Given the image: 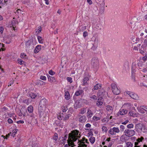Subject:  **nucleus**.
Instances as JSON below:
<instances>
[{
	"label": "nucleus",
	"instance_id": "obj_1",
	"mask_svg": "<svg viewBox=\"0 0 147 147\" xmlns=\"http://www.w3.org/2000/svg\"><path fill=\"white\" fill-rule=\"evenodd\" d=\"M79 133L78 131L75 130L69 133L67 140L68 144H65L64 147H69V146L73 147L74 146V142L80 137V134Z\"/></svg>",
	"mask_w": 147,
	"mask_h": 147
},
{
	"label": "nucleus",
	"instance_id": "obj_2",
	"mask_svg": "<svg viewBox=\"0 0 147 147\" xmlns=\"http://www.w3.org/2000/svg\"><path fill=\"white\" fill-rule=\"evenodd\" d=\"M124 133L127 137H130L135 135L136 131L134 130L126 129L124 131Z\"/></svg>",
	"mask_w": 147,
	"mask_h": 147
},
{
	"label": "nucleus",
	"instance_id": "obj_3",
	"mask_svg": "<svg viewBox=\"0 0 147 147\" xmlns=\"http://www.w3.org/2000/svg\"><path fill=\"white\" fill-rule=\"evenodd\" d=\"M88 140L85 139L84 138H83L81 140H78V142L79 146L78 147H87V144H88L87 142Z\"/></svg>",
	"mask_w": 147,
	"mask_h": 147
},
{
	"label": "nucleus",
	"instance_id": "obj_4",
	"mask_svg": "<svg viewBox=\"0 0 147 147\" xmlns=\"http://www.w3.org/2000/svg\"><path fill=\"white\" fill-rule=\"evenodd\" d=\"M112 90L114 94L116 95L119 94L120 93V90L118 89L116 85L113 83L111 84Z\"/></svg>",
	"mask_w": 147,
	"mask_h": 147
},
{
	"label": "nucleus",
	"instance_id": "obj_5",
	"mask_svg": "<svg viewBox=\"0 0 147 147\" xmlns=\"http://www.w3.org/2000/svg\"><path fill=\"white\" fill-rule=\"evenodd\" d=\"M107 94V93L103 89H102L99 90L97 94L98 98H100L102 99Z\"/></svg>",
	"mask_w": 147,
	"mask_h": 147
},
{
	"label": "nucleus",
	"instance_id": "obj_6",
	"mask_svg": "<svg viewBox=\"0 0 147 147\" xmlns=\"http://www.w3.org/2000/svg\"><path fill=\"white\" fill-rule=\"evenodd\" d=\"M120 132V130L118 127H113L112 129H110L109 131V133L111 135H115Z\"/></svg>",
	"mask_w": 147,
	"mask_h": 147
},
{
	"label": "nucleus",
	"instance_id": "obj_7",
	"mask_svg": "<svg viewBox=\"0 0 147 147\" xmlns=\"http://www.w3.org/2000/svg\"><path fill=\"white\" fill-rule=\"evenodd\" d=\"M126 92L127 94L129 95L133 99L136 100H137L138 99V96L135 93L129 91H127Z\"/></svg>",
	"mask_w": 147,
	"mask_h": 147
},
{
	"label": "nucleus",
	"instance_id": "obj_8",
	"mask_svg": "<svg viewBox=\"0 0 147 147\" xmlns=\"http://www.w3.org/2000/svg\"><path fill=\"white\" fill-rule=\"evenodd\" d=\"M145 39L144 40L143 42L141 40L140 42L141 43H139L138 45V46H140L141 45V47L143 49L147 47V35L144 37Z\"/></svg>",
	"mask_w": 147,
	"mask_h": 147
},
{
	"label": "nucleus",
	"instance_id": "obj_9",
	"mask_svg": "<svg viewBox=\"0 0 147 147\" xmlns=\"http://www.w3.org/2000/svg\"><path fill=\"white\" fill-rule=\"evenodd\" d=\"M84 99H81L80 100H77L75 102L74 104V108L77 109L78 108H80L82 107V103L83 100Z\"/></svg>",
	"mask_w": 147,
	"mask_h": 147
},
{
	"label": "nucleus",
	"instance_id": "obj_10",
	"mask_svg": "<svg viewBox=\"0 0 147 147\" xmlns=\"http://www.w3.org/2000/svg\"><path fill=\"white\" fill-rule=\"evenodd\" d=\"M143 124L138 123L135 125V130L137 132L142 131L143 128Z\"/></svg>",
	"mask_w": 147,
	"mask_h": 147
},
{
	"label": "nucleus",
	"instance_id": "obj_11",
	"mask_svg": "<svg viewBox=\"0 0 147 147\" xmlns=\"http://www.w3.org/2000/svg\"><path fill=\"white\" fill-rule=\"evenodd\" d=\"M98 61L96 57H93L92 59L91 64L94 67H97L98 64Z\"/></svg>",
	"mask_w": 147,
	"mask_h": 147
},
{
	"label": "nucleus",
	"instance_id": "obj_12",
	"mask_svg": "<svg viewBox=\"0 0 147 147\" xmlns=\"http://www.w3.org/2000/svg\"><path fill=\"white\" fill-rule=\"evenodd\" d=\"M45 109V107L41 106L39 105L38 108V112L40 117L42 116L44 114Z\"/></svg>",
	"mask_w": 147,
	"mask_h": 147
},
{
	"label": "nucleus",
	"instance_id": "obj_13",
	"mask_svg": "<svg viewBox=\"0 0 147 147\" xmlns=\"http://www.w3.org/2000/svg\"><path fill=\"white\" fill-rule=\"evenodd\" d=\"M79 117V121L81 123H85L87 120L86 117L85 115H78Z\"/></svg>",
	"mask_w": 147,
	"mask_h": 147
},
{
	"label": "nucleus",
	"instance_id": "obj_14",
	"mask_svg": "<svg viewBox=\"0 0 147 147\" xmlns=\"http://www.w3.org/2000/svg\"><path fill=\"white\" fill-rule=\"evenodd\" d=\"M47 103V100L45 98H43L40 101L39 103V106L45 107V105Z\"/></svg>",
	"mask_w": 147,
	"mask_h": 147
},
{
	"label": "nucleus",
	"instance_id": "obj_15",
	"mask_svg": "<svg viewBox=\"0 0 147 147\" xmlns=\"http://www.w3.org/2000/svg\"><path fill=\"white\" fill-rule=\"evenodd\" d=\"M33 45V42L31 40L28 41L26 43V46L27 48H32Z\"/></svg>",
	"mask_w": 147,
	"mask_h": 147
},
{
	"label": "nucleus",
	"instance_id": "obj_16",
	"mask_svg": "<svg viewBox=\"0 0 147 147\" xmlns=\"http://www.w3.org/2000/svg\"><path fill=\"white\" fill-rule=\"evenodd\" d=\"M127 113V111L126 109H120L118 113V115H124Z\"/></svg>",
	"mask_w": 147,
	"mask_h": 147
},
{
	"label": "nucleus",
	"instance_id": "obj_17",
	"mask_svg": "<svg viewBox=\"0 0 147 147\" xmlns=\"http://www.w3.org/2000/svg\"><path fill=\"white\" fill-rule=\"evenodd\" d=\"M124 106L127 109L130 110L133 106V105L130 103H127L125 104Z\"/></svg>",
	"mask_w": 147,
	"mask_h": 147
},
{
	"label": "nucleus",
	"instance_id": "obj_18",
	"mask_svg": "<svg viewBox=\"0 0 147 147\" xmlns=\"http://www.w3.org/2000/svg\"><path fill=\"white\" fill-rule=\"evenodd\" d=\"M103 101L102 99H101V98H98L97 101L96 102L97 105L98 107H99L102 105L103 103Z\"/></svg>",
	"mask_w": 147,
	"mask_h": 147
},
{
	"label": "nucleus",
	"instance_id": "obj_19",
	"mask_svg": "<svg viewBox=\"0 0 147 147\" xmlns=\"http://www.w3.org/2000/svg\"><path fill=\"white\" fill-rule=\"evenodd\" d=\"M127 136L124 134L123 135L121 136L120 139L122 142H126L127 140Z\"/></svg>",
	"mask_w": 147,
	"mask_h": 147
},
{
	"label": "nucleus",
	"instance_id": "obj_20",
	"mask_svg": "<svg viewBox=\"0 0 147 147\" xmlns=\"http://www.w3.org/2000/svg\"><path fill=\"white\" fill-rule=\"evenodd\" d=\"M128 115L129 116L134 117H136L138 116V114L133 111H130L128 113Z\"/></svg>",
	"mask_w": 147,
	"mask_h": 147
},
{
	"label": "nucleus",
	"instance_id": "obj_21",
	"mask_svg": "<svg viewBox=\"0 0 147 147\" xmlns=\"http://www.w3.org/2000/svg\"><path fill=\"white\" fill-rule=\"evenodd\" d=\"M87 114V116L88 118H91L93 115V113L90 109H88Z\"/></svg>",
	"mask_w": 147,
	"mask_h": 147
},
{
	"label": "nucleus",
	"instance_id": "obj_22",
	"mask_svg": "<svg viewBox=\"0 0 147 147\" xmlns=\"http://www.w3.org/2000/svg\"><path fill=\"white\" fill-rule=\"evenodd\" d=\"M41 49V45H37L34 50V52L36 53H37L40 51Z\"/></svg>",
	"mask_w": 147,
	"mask_h": 147
},
{
	"label": "nucleus",
	"instance_id": "obj_23",
	"mask_svg": "<svg viewBox=\"0 0 147 147\" xmlns=\"http://www.w3.org/2000/svg\"><path fill=\"white\" fill-rule=\"evenodd\" d=\"M84 93V91L82 90H78L76 91L75 93V95L76 96H78Z\"/></svg>",
	"mask_w": 147,
	"mask_h": 147
},
{
	"label": "nucleus",
	"instance_id": "obj_24",
	"mask_svg": "<svg viewBox=\"0 0 147 147\" xmlns=\"http://www.w3.org/2000/svg\"><path fill=\"white\" fill-rule=\"evenodd\" d=\"M32 117H33V118L35 120V121H34V123L37 124L38 123V121L36 117L34 114H32L30 115L29 119H30Z\"/></svg>",
	"mask_w": 147,
	"mask_h": 147
},
{
	"label": "nucleus",
	"instance_id": "obj_25",
	"mask_svg": "<svg viewBox=\"0 0 147 147\" xmlns=\"http://www.w3.org/2000/svg\"><path fill=\"white\" fill-rule=\"evenodd\" d=\"M48 81L52 83L55 81V78L53 77L49 76H48Z\"/></svg>",
	"mask_w": 147,
	"mask_h": 147
},
{
	"label": "nucleus",
	"instance_id": "obj_26",
	"mask_svg": "<svg viewBox=\"0 0 147 147\" xmlns=\"http://www.w3.org/2000/svg\"><path fill=\"white\" fill-rule=\"evenodd\" d=\"M65 99L67 100H68L70 98V96L69 92L68 91H66L65 92Z\"/></svg>",
	"mask_w": 147,
	"mask_h": 147
},
{
	"label": "nucleus",
	"instance_id": "obj_27",
	"mask_svg": "<svg viewBox=\"0 0 147 147\" xmlns=\"http://www.w3.org/2000/svg\"><path fill=\"white\" fill-rule=\"evenodd\" d=\"M106 110L109 112L112 113L113 111V108L112 106L108 105L106 106Z\"/></svg>",
	"mask_w": 147,
	"mask_h": 147
},
{
	"label": "nucleus",
	"instance_id": "obj_28",
	"mask_svg": "<svg viewBox=\"0 0 147 147\" xmlns=\"http://www.w3.org/2000/svg\"><path fill=\"white\" fill-rule=\"evenodd\" d=\"M90 100H91L95 101L97 99V97L95 95H91L90 96Z\"/></svg>",
	"mask_w": 147,
	"mask_h": 147
},
{
	"label": "nucleus",
	"instance_id": "obj_29",
	"mask_svg": "<svg viewBox=\"0 0 147 147\" xmlns=\"http://www.w3.org/2000/svg\"><path fill=\"white\" fill-rule=\"evenodd\" d=\"M17 131L18 130L16 129H14L11 132H10V134H11V136H12L13 137H14L16 134L17 133Z\"/></svg>",
	"mask_w": 147,
	"mask_h": 147
},
{
	"label": "nucleus",
	"instance_id": "obj_30",
	"mask_svg": "<svg viewBox=\"0 0 147 147\" xmlns=\"http://www.w3.org/2000/svg\"><path fill=\"white\" fill-rule=\"evenodd\" d=\"M64 115L63 113H60L58 115L57 118L59 120L63 119Z\"/></svg>",
	"mask_w": 147,
	"mask_h": 147
},
{
	"label": "nucleus",
	"instance_id": "obj_31",
	"mask_svg": "<svg viewBox=\"0 0 147 147\" xmlns=\"http://www.w3.org/2000/svg\"><path fill=\"white\" fill-rule=\"evenodd\" d=\"M130 24H131L130 26L131 28L132 29V30H135L136 29V24L135 23L133 24L131 22H130Z\"/></svg>",
	"mask_w": 147,
	"mask_h": 147
},
{
	"label": "nucleus",
	"instance_id": "obj_32",
	"mask_svg": "<svg viewBox=\"0 0 147 147\" xmlns=\"http://www.w3.org/2000/svg\"><path fill=\"white\" fill-rule=\"evenodd\" d=\"M28 111L30 113H32L33 111V108L32 106H30L28 107Z\"/></svg>",
	"mask_w": 147,
	"mask_h": 147
},
{
	"label": "nucleus",
	"instance_id": "obj_33",
	"mask_svg": "<svg viewBox=\"0 0 147 147\" xmlns=\"http://www.w3.org/2000/svg\"><path fill=\"white\" fill-rule=\"evenodd\" d=\"M89 79L87 77H85L83 80V85L84 86L87 84V82L88 80Z\"/></svg>",
	"mask_w": 147,
	"mask_h": 147
},
{
	"label": "nucleus",
	"instance_id": "obj_34",
	"mask_svg": "<svg viewBox=\"0 0 147 147\" xmlns=\"http://www.w3.org/2000/svg\"><path fill=\"white\" fill-rule=\"evenodd\" d=\"M101 87V84H97L94 86V89L95 90H97L98 89L100 88Z\"/></svg>",
	"mask_w": 147,
	"mask_h": 147
},
{
	"label": "nucleus",
	"instance_id": "obj_35",
	"mask_svg": "<svg viewBox=\"0 0 147 147\" xmlns=\"http://www.w3.org/2000/svg\"><path fill=\"white\" fill-rule=\"evenodd\" d=\"M86 109L84 108L81 109L80 110V114L83 115L86 112Z\"/></svg>",
	"mask_w": 147,
	"mask_h": 147
},
{
	"label": "nucleus",
	"instance_id": "obj_36",
	"mask_svg": "<svg viewBox=\"0 0 147 147\" xmlns=\"http://www.w3.org/2000/svg\"><path fill=\"white\" fill-rule=\"evenodd\" d=\"M70 116V114H67L66 115H64V117H63V120L64 121H66V120H68L69 117Z\"/></svg>",
	"mask_w": 147,
	"mask_h": 147
},
{
	"label": "nucleus",
	"instance_id": "obj_37",
	"mask_svg": "<svg viewBox=\"0 0 147 147\" xmlns=\"http://www.w3.org/2000/svg\"><path fill=\"white\" fill-rule=\"evenodd\" d=\"M30 96L32 99H34L36 96V94L33 93H31L30 94Z\"/></svg>",
	"mask_w": 147,
	"mask_h": 147
},
{
	"label": "nucleus",
	"instance_id": "obj_38",
	"mask_svg": "<svg viewBox=\"0 0 147 147\" xmlns=\"http://www.w3.org/2000/svg\"><path fill=\"white\" fill-rule=\"evenodd\" d=\"M37 39L38 41L40 43H43V39L40 36L37 37Z\"/></svg>",
	"mask_w": 147,
	"mask_h": 147
},
{
	"label": "nucleus",
	"instance_id": "obj_39",
	"mask_svg": "<svg viewBox=\"0 0 147 147\" xmlns=\"http://www.w3.org/2000/svg\"><path fill=\"white\" fill-rule=\"evenodd\" d=\"M134 125L132 123H130L127 125V127L129 129H130L134 127Z\"/></svg>",
	"mask_w": 147,
	"mask_h": 147
},
{
	"label": "nucleus",
	"instance_id": "obj_40",
	"mask_svg": "<svg viewBox=\"0 0 147 147\" xmlns=\"http://www.w3.org/2000/svg\"><path fill=\"white\" fill-rule=\"evenodd\" d=\"M127 147H132L133 145L130 142H128L126 143Z\"/></svg>",
	"mask_w": 147,
	"mask_h": 147
},
{
	"label": "nucleus",
	"instance_id": "obj_41",
	"mask_svg": "<svg viewBox=\"0 0 147 147\" xmlns=\"http://www.w3.org/2000/svg\"><path fill=\"white\" fill-rule=\"evenodd\" d=\"M147 10V5L146 4L144 5L142 8V10L143 12H144Z\"/></svg>",
	"mask_w": 147,
	"mask_h": 147
},
{
	"label": "nucleus",
	"instance_id": "obj_42",
	"mask_svg": "<svg viewBox=\"0 0 147 147\" xmlns=\"http://www.w3.org/2000/svg\"><path fill=\"white\" fill-rule=\"evenodd\" d=\"M20 57L22 58L25 59L27 58L26 55L24 53H21Z\"/></svg>",
	"mask_w": 147,
	"mask_h": 147
},
{
	"label": "nucleus",
	"instance_id": "obj_43",
	"mask_svg": "<svg viewBox=\"0 0 147 147\" xmlns=\"http://www.w3.org/2000/svg\"><path fill=\"white\" fill-rule=\"evenodd\" d=\"M137 109H138V111L141 113H144V111L142 110L143 109H142V107L141 108L138 107H137Z\"/></svg>",
	"mask_w": 147,
	"mask_h": 147
},
{
	"label": "nucleus",
	"instance_id": "obj_44",
	"mask_svg": "<svg viewBox=\"0 0 147 147\" xmlns=\"http://www.w3.org/2000/svg\"><path fill=\"white\" fill-rule=\"evenodd\" d=\"M102 129L103 132H107V128L105 126H102Z\"/></svg>",
	"mask_w": 147,
	"mask_h": 147
},
{
	"label": "nucleus",
	"instance_id": "obj_45",
	"mask_svg": "<svg viewBox=\"0 0 147 147\" xmlns=\"http://www.w3.org/2000/svg\"><path fill=\"white\" fill-rule=\"evenodd\" d=\"M100 117H97L96 116H94L93 117V119L95 121H97L100 120Z\"/></svg>",
	"mask_w": 147,
	"mask_h": 147
},
{
	"label": "nucleus",
	"instance_id": "obj_46",
	"mask_svg": "<svg viewBox=\"0 0 147 147\" xmlns=\"http://www.w3.org/2000/svg\"><path fill=\"white\" fill-rule=\"evenodd\" d=\"M90 141L93 144L95 141V138L94 137H91L90 138Z\"/></svg>",
	"mask_w": 147,
	"mask_h": 147
},
{
	"label": "nucleus",
	"instance_id": "obj_47",
	"mask_svg": "<svg viewBox=\"0 0 147 147\" xmlns=\"http://www.w3.org/2000/svg\"><path fill=\"white\" fill-rule=\"evenodd\" d=\"M53 138L55 141H56L57 140L58 138V137L57 134V133H55L54 134V135L53 137Z\"/></svg>",
	"mask_w": 147,
	"mask_h": 147
},
{
	"label": "nucleus",
	"instance_id": "obj_48",
	"mask_svg": "<svg viewBox=\"0 0 147 147\" xmlns=\"http://www.w3.org/2000/svg\"><path fill=\"white\" fill-rule=\"evenodd\" d=\"M144 139V138L143 137H141L140 138H138L136 141L137 142H141Z\"/></svg>",
	"mask_w": 147,
	"mask_h": 147
},
{
	"label": "nucleus",
	"instance_id": "obj_49",
	"mask_svg": "<svg viewBox=\"0 0 147 147\" xmlns=\"http://www.w3.org/2000/svg\"><path fill=\"white\" fill-rule=\"evenodd\" d=\"M18 63L20 65H21L23 64L24 62L23 60L20 59H18Z\"/></svg>",
	"mask_w": 147,
	"mask_h": 147
},
{
	"label": "nucleus",
	"instance_id": "obj_50",
	"mask_svg": "<svg viewBox=\"0 0 147 147\" xmlns=\"http://www.w3.org/2000/svg\"><path fill=\"white\" fill-rule=\"evenodd\" d=\"M72 79L71 77H68L67 78V80L68 82H69L70 83H71L72 82Z\"/></svg>",
	"mask_w": 147,
	"mask_h": 147
},
{
	"label": "nucleus",
	"instance_id": "obj_51",
	"mask_svg": "<svg viewBox=\"0 0 147 147\" xmlns=\"http://www.w3.org/2000/svg\"><path fill=\"white\" fill-rule=\"evenodd\" d=\"M86 127L87 128V129H85L88 130L89 129L88 128H89L91 127V125L89 123H87L86 125Z\"/></svg>",
	"mask_w": 147,
	"mask_h": 147
},
{
	"label": "nucleus",
	"instance_id": "obj_52",
	"mask_svg": "<svg viewBox=\"0 0 147 147\" xmlns=\"http://www.w3.org/2000/svg\"><path fill=\"white\" fill-rule=\"evenodd\" d=\"M30 102L31 100L29 99L27 100H25L24 101V102L26 103L27 105H28Z\"/></svg>",
	"mask_w": 147,
	"mask_h": 147
},
{
	"label": "nucleus",
	"instance_id": "obj_53",
	"mask_svg": "<svg viewBox=\"0 0 147 147\" xmlns=\"http://www.w3.org/2000/svg\"><path fill=\"white\" fill-rule=\"evenodd\" d=\"M108 121V120L107 118H105L102 120V121L103 123L107 122Z\"/></svg>",
	"mask_w": 147,
	"mask_h": 147
},
{
	"label": "nucleus",
	"instance_id": "obj_54",
	"mask_svg": "<svg viewBox=\"0 0 147 147\" xmlns=\"http://www.w3.org/2000/svg\"><path fill=\"white\" fill-rule=\"evenodd\" d=\"M49 73L51 75H53L55 74V73L52 70H50L49 71Z\"/></svg>",
	"mask_w": 147,
	"mask_h": 147
},
{
	"label": "nucleus",
	"instance_id": "obj_55",
	"mask_svg": "<svg viewBox=\"0 0 147 147\" xmlns=\"http://www.w3.org/2000/svg\"><path fill=\"white\" fill-rule=\"evenodd\" d=\"M143 128L144 129V130H147V124H143Z\"/></svg>",
	"mask_w": 147,
	"mask_h": 147
},
{
	"label": "nucleus",
	"instance_id": "obj_56",
	"mask_svg": "<svg viewBox=\"0 0 147 147\" xmlns=\"http://www.w3.org/2000/svg\"><path fill=\"white\" fill-rule=\"evenodd\" d=\"M40 79L42 80H46V78L45 76H41L40 77Z\"/></svg>",
	"mask_w": 147,
	"mask_h": 147
},
{
	"label": "nucleus",
	"instance_id": "obj_57",
	"mask_svg": "<svg viewBox=\"0 0 147 147\" xmlns=\"http://www.w3.org/2000/svg\"><path fill=\"white\" fill-rule=\"evenodd\" d=\"M139 142H135L134 143L135 146L134 147H140V146H137L138 145V143Z\"/></svg>",
	"mask_w": 147,
	"mask_h": 147
},
{
	"label": "nucleus",
	"instance_id": "obj_58",
	"mask_svg": "<svg viewBox=\"0 0 147 147\" xmlns=\"http://www.w3.org/2000/svg\"><path fill=\"white\" fill-rule=\"evenodd\" d=\"M142 107V109L144 110L145 111H147V106H141V107Z\"/></svg>",
	"mask_w": 147,
	"mask_h": 147
},
{
	"label": "nucleus",
	"instance_id": "obj_59",
	"mask_svg": "<svg viewBox=\"0 0 147 147\" xmlns=\"http://www.w3.org/2000/svg\"><path fill=\"white\" fill-rule=\"evenodd\" d=\"M129 121L128 119H127L124 122H122V124L123 125H125L129 122Z\"/></svg>",
	"mask_w": 147,
	"mask_h": 147
},
{
	"label": "nucleus",
	"instance_id": "obj_60",
	"mask_svg": "<svg viewBox=\"0 0 147 147\" xmlns=\"http://www.w3.org/2000/svg\"><path fill=\"white\" fill-rule=\"evenodd\" d=\"M141 40H140V38H137L136 39V42L135 43H137L138 42H139V43L141 42H141H140L141 41Z\"/></svg>",
	"mask_w": 147,
	"mask_h": 147
},
{
	"label": "nucleus",
	"instance_id": "obj_61",
	"mask_svg": "<svg viewBox=\"0 0 147 147\" xmlns=\"http://www.w3.org/2000/svg\"><path fill=\"white\" fill-rule=\"evenodd\" d=\"M88 35V32L85 31L83 32V36L84 37H86Z\"/></svg>",
	"mask_w": 147,
	"mask_h": 147
},
{
	"label": "nucleus",
	"instance_id": "obj_62",
	"mask_svg": "<svg viewBox=\"0 0 147 147\" xmlns=\"http://www.w3.org/2000/svg\"><path fill=\"white\" fill-rule=\"evenodd\" d=\"M15 22L14 21H13L11 22V24L12 25V26L13 27V29L15 30V28L14 27L15 26Z\"/></svg>",
	"mask_w": 147,
	"mask_h": 147
},
{
	"label": "nucleus",
	"instance_id": "obj_63",
	"mask_svg": "<svg viewBox=\"0 0 147 147\" xmlns=\"http://www.w3.org/2000/svg\"><path fill=\"white\" fill-rule=\"evenodd\" d=\"M7 121L9 123H12L13 122L12 120L10 119H9L7 120Z\"/></svg>",
	"mask_w": 147,
	"mask_h": 147
},
{
	"label": "nucleus",
	"instance_id": "obj_64",
	"mask_svg": "<svg viewBox=\"0 0 147 147\" xmlns=\"http://www.w3.org/2000/svg\"><path fill=\"white\" fill-rule=\"evenodd\" d=\"M120 128L123 131L125 129V126L122 125H121L120 126Z\"/></svg>",
	"mask_w": 147,
	"mask_h": 147
}]
</instances>
